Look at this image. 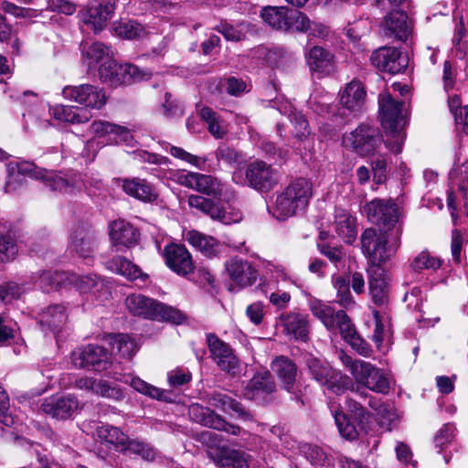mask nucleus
<instances>
[{"label":"nucleus","mask_w":468,"mask_h":468,"mask_svg":"<svg viewBox=\"0 0 468 468\" xmlns=\"http://www.w3.org/2000/svg\"><path fill=\"white\" fill-rule=\"evenodd\" d=\"M402 227L393 231L368 228L361 235V249L373 266H380L394 257L400 247Z\"/></svg>","instance_id":"1"},{"label":"nucleus","mask_w":468,"mask_h":468,"mask_svg":"<svg viewBox=\"0 0 468 468\" xmlns=\"http://www.w3.org/2000/svg\"><path fill=\"white\" fill-rule=\"evenodd\" d=\"M378 104L382 127L386 134L390 136L385 144L391 152L399 154L404 141L402 126L405 124L407 113L405 102L396 101L388 93H381Z\"/></svg>","instance_id":"2"},{"label":"nucleus","mask_w":468,"mask_h":468,"mask_svg":"<svg viewBox=\"0 0 468 468\" xmlns=\"http://www.w3.org/2000/svg\"><path fill=\"white\" fill-rule=\"evenodd\" d=\"M312 196V183L303 177L296 178L277 195L272 214L276 218L285 220L304 210Z\"/></svg>","instance_id":"3"},{"label":"nucleus","mask_w":468,"mask_h":468,"mask_svg":"<svg viewBox=\"0 0 468 468\" xmlns=\"http://www.w3.org/2000/svg\"><path fill=\"white\" fill-rule=\"evenodd\" d=\"M8 177L5 182V192L11 193L16 190L22 184V176H29L42 180L51 190L62 191L68 187L67 180L54 171H48L37 167L33 163L16 162L9 163L7 165Z\"/></svg>","instance_id":"4"},{"label":"nucleus","mask_w":468,"mask_h":468,"mask_svg":"<svg viewBox=\"0 0 468 468\" xmlns=\"http://www.w3.org/2000/svg\"><path fill=\"white\" fill-rule=\"evenodd\" d=\"M125 305L128 311L135 316L164 320L176 324H180L186 320V315L180 310L143 294H130L125 300Z\"/></svg>","instance_id":"5"},{"label":"nucleus","mask_w":468,"mask_h":468,"mask_svg":"<svg viewBox=\"0 0 468 468\" xmlns=\"http://www.w3.org/2000/svg\"><path fill=\"white\" fill-rule=\"evenodd\" d=\"M305 366L311 378L328 391L340 395L347 390L350 378L333 368L327 362L309 355L305 357Z\"/></svg>","instance_id":"6"},{"label":"nucleus","mask_w":468,"mask_h":468,"mask_svg":"<svg viewBox=\"0 0 468 468\" xmlns=\"http://www.w3.org/2000/svg\"><path fill=\"white\" fill-rule=\"evenodd\" d=\"M382 143L383 138L379 130L367 123H361L344 137V144L360 156L375 154Z\"/></svg>","instance_id":"7"},{"label":"nucleus","mask_w":468,"mask_h":468,"mask_svg":"<svg viewBox=\"0 0 468 468\" xmlns=\"http://www.w3.org/2000/svg\"><path fill=\"white\" fill-rule=\"evenodd\" d=\"M364 212L368 220L381 228V230L393 231L394 229L402 227L399 207L390 199H373L364 206Z\"/></svg>","instance_id":"8"},{"label":"nucleus","mask_w":468,"mask_h":468,"mask_svg":"<svg viewBox=\"0 0 468 468\" xmlns=\"http://www.w3.org/2000/svg\"><path fill=\"white\" fill-rule=\"evenodd\" d=\"M206 341L210 357L220 370L231 377L240 374L242 370L240 361L228 343L214 333H207Z\"/></svg>","instance_id":"9"},{"label":"nucleus","mask_w":468,"mask_h":468,"mask_svg":"<svg viewBox=\"0 0 468 468\" xmlns=\"http://www.w3.org/2000/svg\"><path fill=\"white\" fill-rule=\"evenodd\" d=\"M145 75L146 74L135 65L118 64L112 59L104 61L99 67L100 80L113 87L141 80Z\"/></svg>","instance_id":"10"},{"label":"nucleus","mask_w":468,"mask_h":468,"mask_svg":"<svg viewBox=\"0 0 468 468\" xmlns=\"http://www.w3.org/2000/svg\"><path fill=\"white\" fill-rule=\"evenodd\" d=\"M117 0H90L81 12V21L94 33L101 32L112 18Z\"/></svg>","instance_id":"11"},{"label":"nucleus","mask_w":468,"mask_h":468,"mask_svg":"<svg viewBox=\"0 0 468 468\" xmlns=\"http://www.w3.org/2000/svg\"><path fill=\"white\" fill-rule=\"evenodd\" d=\"M62 95L66 100L83 105L86 110H101L107 103L105 90L90 84L67 86L63 89Z\"/></svg>","instance_id":"12"},{"label":"nucleus","mask_w":468,"mask_h":468,"mask_svg":"<svg viewBox=\"0 0 468 468\" xmlns=\"http://www.w3.org/2000/svg\"><path fill=\"white\" fill-rule=\"evenodd\" d=\"M71 360L77 367L101 371L110 365L111 355L103 346L88 345L80 350L73 351Z\"/></svg>","instance_id":"13"},{"label":"nucleus","mask_w":468,"mask_h":468,"mask_svg":"<svg viewBox=\"0 0 468 468\" xmlns=\"http://www.w3.org/2000/svg\"><path fill=\"white\" fill-rule=\"evenodd\" d=\"M245 176L249 186L261 191H270L280 180L279 172L271 165L260 160L247 165Z\"/></svg>","instance_id":"14"},{"label":"nucleus","mask_w":468,"mask_h":468,"mask_svg":"<svg viewBox=\"0 0 468 468\" xmlns=\"http://www.w3.org/2000/svg\"><path fill=\"white\" fill-rule=\"evenodd\" d=\"M188 415L193 421L214 430L224 431L232 435H239L242 431L240 427L227 422L211 409L198 403L188 407Z\"/></svg>","instance_id":"15"},{"label":"nucleus","mask_w":468,"mask_h":468,"mask_svg":"<svg viewBox=\"0 0 468 468\" xmlns=\"http://www.w3.org/2000/svg\"><path fill=\"white\" fill-rule=\"evenodd\" d=\"M370 60L377 69L390 74L403 71L409 63L408 57L392 47L379 48L372 53Z\"/></svg>","instance_id":"16"},{"label":"nucleus","mask_w":468,"mask_h":468,"mask_svg":"<svg viewBox=\"0 0 468 468\" xmlns=\"http://www.w3.org/2000/svg\"><path fill=\"white\" fill-rule=\"evenodd\" d=\"M98 245L97 233L87 224H79L70 234L69 249L80 257L89 259Z\"/></svg>","instance_id":"17"},{"label":"nucleus","mask_w":468,"mask_h":468,"mask_svg":"<svg viewBox=\"0 0 468 468\" xmlns=\"http://www.w3.org/2000/svg\"><path fill=\"white\" fill-rule=\"evenodd\" d=\"M163 257L168 268L178 275L186 277L194 271L192 256L184 245L176 243L166 245Z\"/></svg>","instance_id":"18"},{"label":"nucleus","mask_w":468,"mask_h":468,"mask_svg":"<svg viewBox=\"0 0 468 468\" xmlns=\"http://www.w3.org/2000/svg\"><path fill=\"white\" fill-rule=\"evenodd\" d=\"M225 266L230 281L239 288L251 286L257 281L258 271L247 260L234 257Z\"/></svg>","instance_id":"19"},{"label":"nucleus","mask_w":468,"mask_h":468,"mask_svg":"<svg viewBox=\"0 0 468 468\" xmlns=\"http://www.w3.org/2000/svg\"><path fill=\"white\" fill-rule=\"evenodd\" d=\"M41 409L47 415L56 419H68L79 409V401L76 397L68 396H52L47 398Z\"/></svg>","instance_id":"20"},{"label":"nucleus","mask_w":468,"mask_h":468,"mask_svg":"<svg viewBox=\"0 0 468 468\" xmlns=\"http://www.w3.org/2000/svg\"><path fill=\"white\" fill-rule=\"evenodd\" d=\"M355 381L376 393L388 394L390 389L388 376L381 369L368 362H367Z\"/></svg>","instance_id":"21"},{"label":"nucleus","mask_w":468,"mask_h":468,"mask_svg":"<svg viewBox=\"0 0 468 468\" xmlns=\"http://www.w3.org/2000/svg\"><path fill=\"white\" fill-rule=\"evenodd\" d=\"M282 388L293 393L296 389L298 367L293 360L285 356H276L271 365Z\"/></svg>","instance_id":"22"},{"label":"nucleus","mask_w":468,"mask_h":468,"mask_svg":"<svg viewBox=\"0 0 468 468\" xmlns=\"http://www.w3.org/2000/svg\"><path fill=\"white\" fill-rule=\"evenodd\" d=\"M181 184L207 196L218 197L222 195L223 185L209 175L188 173L181 177Z\"/></svg>","instance_id":"23"},{"label":"nucleus","mask_w":468,"mask_h":468,"mask_svg":"<svg viewBox=\"0 0 468 468\" xmlns=\"http://www.w3.org/2000/svg\"><path fill=\"white\" fill-rule=\"evenodd\" d=\"M366 100L367 92L364 85L356 80L347 83L340 95L341 105L355 115L364 110Z\"/></svg>","instance_id":"24"},{"label":"nucleus","mask_w":468,"mask_h":468,"mask_svg":"<svg viewBox=\"0 0 468 468\" xmlns=\"http://www.w3.org/2000/svg\"><path fill=\"white\" fill-rule=\"evenodd\" d=\"M68 321L67 308L62 304H52L38 314V322L42 331H49L57 335Z\"/></svg>","instance_id":"25"},{"label":"nucleus","mask_w":468,"mask_h":468,"mask_svg":"<svg viewBox=\"0 0 468 468\" xmlns=\"http://www.w3.org/2000/svg\"><path fill=\"white\" fill-rule=\"evenodd\" d=\"M276 391V384L269 371L258 372L246 386L244 396L249 399H264Z\"/></svg>","instance_id":"26"},{"label":"nucleus","mask_w":468,"mask_h":468,"mask_svg":"<svg viewBox=\"0 0 468 468\" xmlns=\"http://www.w3.org/2000/svg\"><path fill=\"white\" fill-rule=\"evenodd\" d=\"M110 238L115 247H131L139 239L138 230L123 219L114 220L110 225Z\"/></svg>","instance_id":"27"},{"label":"nucleus","mask_w":468,"mask_h":468,"mask_svg":"<svg viewBox=\"0 0 468 468\" xmlns=\"http://www.w3.org/2000/svg\"><path fill=\"white\" fill-rule=\"evenodd\" d=\"M122 182L123 191L128 196L140 201L153 202L158 197L154 187L145 179L133 177L122 179Z\"/></svg>","instance_id":"28"},{"label":"nucleus","mask_w":468,"mask_h":468,"mask_svg":"<svg viewBox=\"0 0 468 468\" xmlns=\"http://www.w3.org/2000/svg\"><path fill=\"white\" fill-rule=\"evenodd\" d=\"M90 129L94 134L102 137L106 135H113V139L117 144H125L126 145H132L133 142V136L128 127L118 125L106 121H94Z\"/></svg>","instance_id":"29"},{"label":"nucleus","mask_w":468,"mask_h":468,"mask_svg":"<svg viewBox=\"0 0 468 468\" xmlns=\"http://www.w3.org/2000/svg\"><path fill=\"white\" fill-rule=\"evenodd\" d=\"M49 114L58 122L80 124L91 119V113L83 108L58 104L49 108Z\"/></svg>","instance_id":"30"},{"label":"nucleus","mask_w":468,"mask_h":468,"mask_svg":"<svg viewBox=\"0 0 468 468\" xmlns=\"http://www.w3.org/2000/svg\"><path fill=\"white\" fill-rule=\"evenodd\" d=\"M283 331L296 340L306 342L309 338L308 315L290 313L282 316Z\"/></svg>","instance_id":"31"},{"label":"nucleus","mask_w":468,"mask_h":468,"mask_svg":"<svg viewBox=\"0 0 468 468\" xmlns=\"http://www.w3.org/2000/svg\"><path fill=\"white\" fill-rule=\"evenodd\" d=\"M207 402L214 407L220 409L226 413L235 412L238 417L243 420H251L252 415L239 401L220 392H212L207 394Z\"/></svg>","instance_id":"32"},{"label":"nucleus","mask_w":468,"mask_h":468,"mask_svg":"<svg viewBox=\"0 0 468 468\" xmlns=\"http://www.w3.org/2000/svg\"><path fill=\"white\" fill-rule=\"evenodd\" d=\"M82 62L90 69L98 64H102L111 59L110 48L101 42L89 43L83 41L80 44Z\"/></svg>","instance_id":"33"},{"label":"nucleus","mask_w":468,"mask_h":468,"mask_svg":"<svg viewBox=\"0 0 468 468\" xmlns=\"http://www.w3.org/2000/svg\"><path fill=\"white\" fill-rule=\"evenodd\" d=\"M369 292L373 302L381 305L388 298V282L384 270L380 266H372L368 270Z\"/></svg>","instance_id":"34"},{"label":"nucleus","mask_w":468,"mask_h":468,"mask_svg":"<svg viewBox=\"0 0 468 468\" xmlns=\"http://www.w3.org/2000/svg\"><path fill=\"white\" fill-rule=\"evenodd\" d=\"M407 14L401 11H392L384 21V31L388 37L405 41L410 34V27L407 23Z\"/></svg>","instance_id":"35"},{"label":"nucleus","mask_w":468,"mask_h":468,"mask_svg":"<svg viewBox=\"0 0 468 468\" xmlns=\"http://www.w3.org/2000/svg\"><path fill=\"white\" fill-rule=\"evenodd\" d=\"M307 64L313 71L321 74H329L334 69L335 56L322 47L312 48L307 56Z\"/></svg>","instance_id":"36"},{"label":"nucleus","mask_w":468,"mask_h":468,"mask_svg":"<svg viewBox=\"0 0 468 468\" xmlns=\"http://www.w3.org/2000/svg\"><path fill=\"white\" fill-rule=\"evenodd\" d=\"M207 455L220 468H250V456L240 451L223 449L218 457L208 451Z\"/></svg>","instance_id":"37"},{"label":"nucleus","mask_w":468,"mask_h":468,"mask_svg":"<svg viewBox=\"0 0 468 468\" xmlns=\"http://www.w3.org/2000/svg\"><path fill=\"white\" fill-rule=\"evenodd\" d=\"M335 229L345 242L351 244L357 235L356 218L344 209H336Z\"/></svg>","instance_id":"38"},{"label":"nucleus","mask_w":468,"mask_h":468,"mask_svg":"<svg viewBox=\"0 0 468 468\" xmlns=\"http://www.w3.org/2000/svg\"><path fill=\"white\" fill-rule=\"evenodd\" d=\"M288 13V6L268 5L261 8L260 16L262 20L273 29L287 32Z\"/></svg>","instance_id":"39"},{"label":"nucleus","mask_w":468,"mask_h":468,"mask_svg":"<svg viewBox=\"0 0 468 468\" xmlns=\"http://www.w3.org/2000/svg\"><path fill=\"white\" fill-rule=\"evenodd\" d=\"M186 240L207 257H215L219 251L220 244L216 239L198 231H189L186 234Z\"/></svg>","instance_id":"40"},{"label":"nucleus","mask_w":468,"mask_h":468,"mask_svg":"<svg viewBox=\"0 0 468 468\" xmlns=\"http://www.w3.org/2000/svg\"><path fill=\"white\" fill-rule=\"evenodd\" d=\"M108 340L112 352L123 358H132L138 349L135 341L125 334L111 335Z\"/></svg>","instance_id":"41"},{"label":"nucleus","mask_w":468,"mask_h":468,"mask_svg":"<svg viewBox=\"0 0 468 468\" xmlns=\"http://www.w3.org/2000/svg\"><path fill=\"white\" fill-rule=\"evenodd\" d=\"M309 308L312 314L322 322L327 330L334 329L337 311H335L330 304L317 299H313L309 302Z\"/></svg>","instance_id":"42"},{"label":"nucleus","mask_w":468,"mask_h":468,"mask_svg":"<svg viewBox=\"0 0 468 468\" xmlns=\"http://www.w3.org/2000/svg\"><path fill=\"white\" fill-rule=\"evenodd\" d=\"M347 389H350L352 392L356 393L358 397L362 399L369 398L368 406L372 410H374L378 415L383 418L388 417V419H391V416L394 415L391 412V409H389L387 405L381 403V401L377 398L370 396L367 391L368 388L364 385L357 384V382L354 384L352 382V379L350 378V385L348 386Z\"/></svg>","instance_id":"43"},{"label":"nucleus","mask_w":468,"mask_h":468,"mask_svg":"<svg viewBox=\"0 0 468 468\" xmlns=\"http://www.w3.org/2000/svg\"><path fill=\"white\" fill-rule=\"evenodd\" d=\"M130 386L137 392L147 396L151 399H156L160 401H171V393L167 390L160 389L139 377H133L130 381Z\"/></svg>","instance_id":"44"},{"label":"nucleus","mask_w":468,"mask_h":468,"mask_svg":"<svg viewBox=\"0 0 468 468\" xmlns=\"http://www.w3.org/2000/svg\"><path fill=\"white\" fill-rule=\"evenodd\" d=\"M106 266L110 271L125 276L130 280L137 279L142 274L141 270L136 265L121 256H116L107 261Z\"/></svg>","instance_id":"45"},{"label":"nucleus","mask_w":468,"mask_h":468,"mask_svg":"<svg viewBox=\"0 0 468 468\" xmlns=\"http://www.w3.org/2000/svg\"><path fill=\"white\" fill-rule=\"evenodd\" d=\"M98 437L107 443L112 444L120 451L121 447L125 444L127 435L124 434L117 427L110 425H101L97 428Z\"/></svg>","instance_id":"46"},{"label":"nucleus","mask_w":468,"mask_h":468,"mask_svg":"<svg viewBox=\"0 0 468 468\" xmlns=\"http://www.w3.org/2000/svg\"><path fill=\"white\" fill-rule=\"evenodd\" d=\"M334 287L336 290V303L345 308L355 305V300L350 292L348 278L338 276L335 279Z\"/></svg>","instance_id":"47"},{"label":"nucleus","mask_w":468,"mask_h":468,"mask_svg":"<svg viewBox=\"0 0 468 468\" xmlns=\"http://www.w3.org/2000/svg\"><path fill=\"white\" fill-rule=\"evenodd\" d=\"M114 30L118 36L126 39L140 38L145 34L144 27L133 20L119 22Z\"/></svg>","instance_id":"48"},{"label":"nucleus","mask_w":468,"mask_h":468,"mask_svg":"<svg viewBox=\"0 0 468 468\" xmlns=\"http://www.w3.org/2000/svg\"><path fill=\"white\" fill-rule=\"evenodd\" d=\"M334 325L332 331L335 332L338 330L346 342L350 338L352 339V337L357 334L350 317L343 310L336 312V319L335 320Z\"/></svg>","instance_id":"49"},{"label":"nucleus","mask_w":468,"mask_h":468,"mask_svg":"<svg viewBox=\"0 0 468 468\" xmlns=\"http://www.w3.org/2000/svg\"><path fill=\"white\" fill-rule=\"evenodd\" d=\"M72 282L78 290L82 293H96L97 292L102 290L104 287L103 282L95 274L76 276Z\"/></svg>","instance_id":"50"},{"label":"nucleus","mask_w":468,"mask_h":468,"mask_svg":"<svg viewBox=\"0 0 468 468\" xmlns=\"http://www.w3.org/2000/svg\"><path fill=\"white\" fill-rule=\"evenodd\" d=\"M288 31L307 33L311 27V20L303 12L289 8Z\"/></svg>","instance_id":"51"},{"label":"nucleus","mask_w":468,"mask_h":468,"mask_svg":"<svg viewBox=\"0 0 468 468\" xmlns=\"http://www.w3.org/2000/svg\"><path fill=\"white\" fill-rule=\"evenodd\" d=\"M250 25L247 23H240L237 27L228 23L221 22L216 27V30L222 34L226 39L232 41H240L246 37V33Z\"/></svg>","instance_id":"52"},{"label":"nucleus","mask_w":468,"mask_h":468,"mask_svg":"<svg viewBox=\"0 0 468 468\" xmlns=\"http://www.w3.org/2000/svg\"><path fill=\"white\" fill-rule=\"evenodd\" d=\"M189 207L200 210L202 213L208 215L215 220L216 215L218 212V204L202 196L191 195L188 197Z\"/></svg>","instance_id":"53"},{"label":"nucleus","mask_w":468,"mask_h":468,"mask_svg":"<svg viewBox=\"0 0 468 468\" xmlns=\"http://www.w3.org/2000/svg\"><path fill=\"white\" fill-rule=\"evenodd\" d=\"M334 418L339 433L343 438L353 441L358 437L356 428L350 422L348 417L343 411H336Z\"/></svg>","instance_id":"54"},{"label":"nucleus","mask_w":468,"mask_h":468,"mask_svg":"<svg viewBox=\"0 0 468 468\" xmlns=\"http://www.w3.org/2000/svg\"><path fill=\"white\" fill-rule=\"evenodd\" d=\"M452 184L458 186L464 199L468 200V161L453 169L450 174Z\"/></svg>","instance_id":"55"},{"label":"nucleus","mask_w":468,"mask_h":468,"mask_svg":"<svg viewBox=\"0 0 468 468\" xmlns=\"http://www.w3.org/2000/svg\"><path fill=\"white\" fill-rule=\"evenodd\" d=\"M94 394L113 400H121L124 397L120 387L112 385L103 379L97 380Z\"/></svg>","instance_id":"56"},{"label":"nucleus","mask_w":468,"mask_h":468,"mask_svg":"<svg viewBox=\"0 0 468 468\" xmlns=\"http://www.w3.org/2000/svg\"><path fill=\"white\" fill-rule=\"evenodd\" d=\"M301 453L313 464L322 465L324 463L327 455L318 445L303 443L299 447Z\"/></svg>","instance_id":"57"},{"label":"nucleus","mask_w":468,"mask_h":468,"mask_svg":"<svg viewBox=\"0 0 468 468\" xmlns=\"http://www.w3.org/2000/svg\"><path fill=\"white\" fill-rule=\"evenodd\" d=\"M455 436V427L452 423L444 424L434 436V444L439 452L443 451L452 443Z\"/></svg>","instance_id":"58"},{"label":"nucleus","mask_w":468,"mask_h":468,"mask_svg":"<svg viewBox=\"0 0 468 468\" xmlns=\"http://www.w3.org/2000/svg\"><path fill=\"white\" fill-rule=\"evenodd\" d=\"M440 267V260L431 257V255L425 251L420 253L411 262V268L417 272H420L423 270H437Z\"/></svg>","instance_id":"59"},{"label":"nucleus","mask_w":468,"mask_h":468,"mask_svg":"<svg viewBox=\"0 0 468 468\" xmlns=\"http://www.w3.org/2000/svg\"><path fill=\"white\" fill-rule=\"evenodd\" d=\"M289 119L293 125V133L296 137L303 138L310 134V127L305 116L297 111H292Z\"/></svg>","instance_id":"60"},{"label":"nucleus","mask_w":468,"mask_h":468,"mask_svg":"<svg viewBox=\"0 0 468 468\" xmlns=\"http://www.w3.org/2000/svg\"><path fill=\"white\" fill-rule=\"evenodd\" d=\"M242 212L236 207L229 206L227 208H223L220 205L218 206V212L216 215L215 220L229 225L233 223H239L242 220Z\"/></svg>","instance_id":"61"},{"label":"nucleus","mask_w":468,"mask_h":468,"mask_svg":"<svg viewBox=\"0 0 468 468\" xmlns=\"http://www.w3.org/2000/svg\"><path fill=\"white\" fill-rule=\"evenodd\" d=\"M346 406L347 410L352 414L354 419L359 423L363 424L367 422L371 417V413L363 407L359 402L352 398L347 397L346 399Z\"/></svg>","instance_id":"62"},{"label":"nucleus","mask_w":468,"mask_h":468,"mask_svg":"<svg viewBox=\"0 0 468 468\" xmlns=\"http://www.w3.org/2000/svg\"><path fill=\"white\" fill-rule=\"evenodd\" d=\"M17 253V246L15 240L8 235L0 233V261L13 260Z\"/></svg>","instance_id":"63"},{"label":"nucleus","mask_w":468,"mask_h":468,"mask_svg":"<svg viewBox=\"0 0 468 468\" xmlns=\"http://www.w3.org/2000/svg\"><path fill=\"white\" fill-rule=\"evenodd\" d=\"M10 401L5 390L0 387V423L6 427L15 424L14 417L9 413Z\"/></svg>","instance_id":"64"}]
</instances>
